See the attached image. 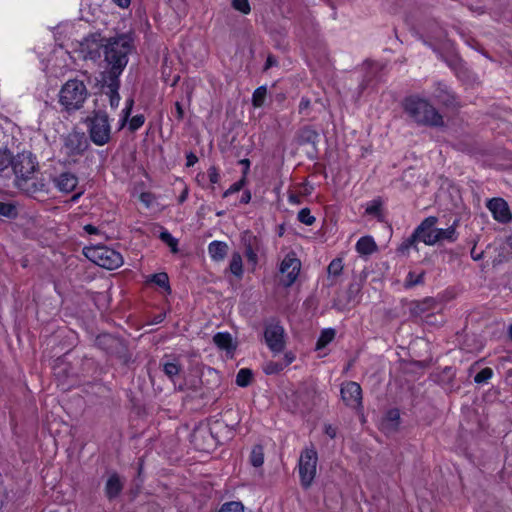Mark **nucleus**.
Instances as JSON below:
<instances>
[{
  "label": "nucleus",
  "instance_id": "47",
  "mask_svg": "<svg viewBox=\"0 0 512 512\" xmlns=\"http://www.w3.org/2000/svg\"><path fill=\"white\" fill-rule=\"evenodd\" d=\"M245 184V177L240 179L239 181L232 184L223 194V197H228L231 194H234L242 189Z\"/></svg>",
  "mask_w": 512,
  "mask_h": 512
},
{
  "label": "nucleus",
  "instance_id": "41",
  "mask_svg": "<svg viewBox=\"0 0 512 512\" xmlns=\"http://www.w3.org/2000/svg\"><path fill=\"white\" fill-rule=\"evenodd\" d=\"M340 393L345 405L350 406L352 400V384L350 382L343 383Z\"/></svg>",
  "mask_w": 512,
  "mask_h": 512
},
{
  "label": "nucleus",
  "instance_id": "5",
  "mask_svg": "<svg viewBox=\"0 0 512 512\" xmlns=\"http://www.w3.org/2000/svg\"><path fill=\"white\" fill-rule=\"evenodd\" d=\"M226 428L221 421H214L209 427H198L191 434V442L200 451H210L221 441L219 431Z\"/></svg>",
  "mask_w": 512,
  "mask_h": 512
},
{
  "label": "nucleus",
  "instance_id": "30",
  "mask_svg": "<svg viewBox=\"0 0 512 512\" xmlns=\"http://www.w3.org/2000/svg\"><path fill=\"white\" fill-rule=\"evenodd\" d=\"M335 337V331L333 329H325L321 332L317 343L316 350L325 348Z\"/></svg>",
  "mask_w": 512,
  "mask_h": 512
},
{
  "label": "nucleus",
  "instance_id": "27",
  "mask_svg": "<svg viewBox=\"0 0 512 512\" xmlns=\"http://www.w3.org/2000/svg\"><path fill=\"white\" fill-rule=\"evenodd\" d=\"M107 88L108 91L106 92V94L109 96L110 106L111 108L115 109L118 107L120 102V95L118 93L119 81L117 79V76H114V78L111 80Z\"/></svg>",
  "mask_w": 512,
  "mask_h": 512
},
{
  "label": "nucleus",
  "instance_id": "24",
  "mask_svg": "<svg viewBox=\"0 0 512 512\" xmlns=\"http://www.w3.org/2000/svg\"><path fill=\"white\" fill-rule=\"evenodd\" d=\"M214 344L221 350H225L228 353L233 352L236 346L233 344V339L228 332H218L213 336Z\"/></svg>",
  "mask_w": 512,
  "mask_h": 512
},
{
  "label": "nucleus",
  "instance_id": "38",
  "mask_svg": "<svg viewBox=\"0 0 512 512\" xmlns=\"http://www.w3.org/2000/svg\"><path fill=\"white\" fill-rule=\"evenodd\" d=\"M150 281L155 283L157 286L162 287L167 291H170L169 278L166 273L161 272L153 274L150 278Z\"/></svg>",
  "mask_w": 512,
  "mask_h": 512
},
{
  "label": "nucleus",
  "instance_id": "14",
  "mask_svg": "<svg viewBox=\"0 0 512 512\" xmlns=\"http://www.w3.org/2000/svg\"><path fill=\"white\" fill-rule=\"evenodd\" d=\"M300 261L291 255L285 256L280 265V272L285 275L284 285H292L300 271Z\"/></svg>",
  "mask_w": 512,
  "mask_h": 512
},
{
  "label": "nucleus",
  "instance_id": "62",
  "mask_svg": "<svg viewBox=\"0 0 512 512\" xmlns=\"http://www.w3.org/2000/svg\"><path fill=\"white\" fill-rule=\"evenodd\" d=\"M275 64H276V61L271 56H269L266 61L265 69H268Z\"/></svg>",
  "mask_w": 512,
  "mask_h": 512
},
{
  "label": "nucleus",
  "instance_id": "59",
  "mask_svg": "<svg viewBox=\"0 0 512 512\" xmlns=\"http://www.w3.org/2000/svg\"><path fill=\"white\" fill-rule=\"evenodd\" d=\"M119 7L127 8L130 5L131 0H113Z\"/></svg>",
  "mask_w": 512,
  "mask_h": 512
},
{
  "label": "nucleus",
  "instance_id": "49",
  "mask_svg": "<svg viewBox=\"0 0 512 512\" xmlns=\"http://www.w3.org/2000/svg\"><path fill=\"white\" fill-rule=\"evenodd\" d=\"M144 116L142 115H136L134 116L131 120H130V129L132 131H135L137 129H139L143 124H144Z\"/></svg>",
  "mask_w": 512,
  "mask_h": 512
},
{
  "label": "nucleus",
  "instance_id": "2",
  "mask_svg": "<svg viewBox=\"0 0 512 512\" xmlns=\"http://www.w3.org/2000/svg\"><path fill=\"white\" fill-rule=\"evenodd\" d=\"M404 112L418 125L427 127H444V117L429 102L419 95H410L402 102Z\"/></svg>",
  "mask_w": 512,
  "mask_h": 512
},
{
  "label": "nucleus",
  "instance_id": "33",
  "mask_svg": "<svg viewBox=\"0 0 512 512\" xmlns=\"http://www.w3.org/2000/svg\"><path fill=\"white\" fill-rule=\"evenodd\" d=\"M424 276H425V272L422 271L420 273H416L414 271H410L408 274H407V277H406V280H405V285L406 287H414L416 285H419V284H423L424 283Z\"/></svg>",
  "mask_w": 512,
  "mask_h": 512
},
{
  "label": "nucleus",
  "instance_id": "13",
  "mask_svg": "<svg viewBox=\"0 0 512 512\" xmlns=\"http://www.w3.org/2000/svg\"><path fill=\"white\" fill-rule=\"evenodd\" d=\"M438 218L436 216H428L414 229L415 236L425 245L434 246V234Z\"/></svg>",
  "mask_w": 512,
  "mask_h": 512
},
{
  "label": "nucleus",
  "instance_id": "53",
  "mask_svg": "<svg viewBox=\"0 0 512 512\" xmlns=\"http://www.w3.org/2000/svg\"><path fill=\"white\" fill-rule=\"evenodd\" d=\"M186 159H187L186 165L188 167L193 166L198 161V158L193 153H189L187 155Z\"/></svg>",
  "mask_w": 512,
  "mask_h": 512
},
{
  "label": "nucleus",
  "instance_id": "63",
  "mask_svg": "<svg viewBox=\"0 0 512 512\" xmlns=\"http://www.w3.org/2000/svg\"><path fill=\"white\" fill-rule=\"evenodd\" d=\"M187 195H188V191H187V190H184V191L182 192V194L180 195V197H179V202H180V203H183V202L186 200Z\"/></svg>",
  "mask_w": 512,
  "mask_h": 512
},
{
  "label": "nucleus",
  "instance_id": "19",
  "mask_svg": "<svg viewBox=\"0 0 512 512\" xmlns=\"http://www.w3.org/2000/svg\"><path fill=\"white\" fill-rule=\"evenodd\" d=\"M457 221L447 228H437L434 234V245L443 242L454 243L458 240Z\"/></svg>",
  "mask_w": 512,
  "mask_h": 512
},
{
  "label": "nucleus",
  "instance_id": "15",
  "mask_svg": "<svg viewBox=\"0 0 512 512\" xmlns=\"http://www.w3.org/2000/svg\"><path fill=\"white\" fill-rule=\"evenodd\" d=\"M160 367L165 376L172 382H176V378L182 372V365L178 358L165 355L160 361Z\"/></svg>",
  "mask_w": 512,
  "mask_h": 512
},
{
  "label": "nucleus",
  "instance_id": "64",
  "mask_svg": "<svg viewBox=\"0 0 512 512\" xmlns=\"http://www.w3.org/2000/svg\"><path fill=\"white\" fill-rule=\"evenodd\" d=\"M326 433H327L331 438L335 437V430H334L332 427H328V428L326 429Z\"/></svg>",
  "mask_w": 512,
  "mask_h": 512
},
{
  "label": "nucleus",
  "instance_id": "29",
  "mask_svg": "<svg viewBox=\"0 0 512 512\" xmlns=\"http://www.w3.org/2000/svg\"><path fill=\"white\" fill-rule=\"evenodd\" d=\"M117 343L118 340L110 334H102L96 338V344L108 352H110L112 347Z\"/></svg>",
  "mask_w": 512,
  "mask_h": 512
},
{
  "label": "nucleus",
  "instance_id": "57",
  "mask_svg": "<svg viewBox=\"0 0 512 512\" xmlns=\"http://www.w3.org/2000/svg\"><path fill=\"white\" fill-rule=\"evenodd\" d=\"M84 230L85 232H87L88 234H97L98 233V228L95 227L94 225H91V224H87L84 226Z\"/></svg>",
  "mask_w": 512,
  "mask_h": 512
},
{
  "label": "nucleus",
  "instance_id": "37",
  "mask_svg": "<svg viewBox=\"0 0 512 512\" xmlns=\"http://www.w3.org/2000/svg\"><path fill=\"white\" fill-rule=\"evenodd\" d=\"M13 156L8 149H0V172L12 166Z\"/></svg>",
  "mask_w": 512,
  "mask_h": 512
},
{
  "label": "nucleus",
  "instance_id": "35",
  "mask_svg": "<svg viewBox=\"0 0 512 512\" xmlns=\"http://www.w3.org/2000/svg\"><path fill=\"white\" fill-rule=\"evenodd\" d=\"M252 372L247 368L240 369L236 376V384L240 387H246L250 384Z\"/></svg>",
  "mask_w": 512,
  "mask_h": 512
},
{
  "label": "nucleus",
  "instance_id": "60",
  "mask_svg": "<svg viewBox=\"0 0 512 512\" xmlns=\"http://www.w3.org/2000/svg\"><path fill=\"white\" fill-rule=\"evenodd\" d=\"M288 201L291 204H299L300 203V197L296 194H290L288 197Z\"/></svg>",
  "mask_w": 512,
  "mask_h": 512
},
{
  "label": "nucleus",
  "instance_id": "48",
  "mask_svg": "<svg viewBox=\"0 0 512 512\" xmlns=\"http://www.w3.org/2000/svg\"><path fill=\"white\" fill-rule=\"evenodd\" d=\"M133 104H134V100L133 99H128L126 101V107L122 111L123 116H122V119H121V127H123L125 125V123L127 122L128 118L130 116Z\"/></svg>",
  "mask_w": 512,
  "mask_h": 512
},
{
  "label": "nucleus",
  "instance_id": "39",
  "mask_svg": "<svg viewBox=\"0 0 512 512\" xmlns=\"http://www.w3.org/2000/svg\"><path fill=\"white\" fill-rule=\"evenodd\" d=\"M284 368H285V363H283L282 361H277V362L270 361L264 365L263 370L266 374L271 375V374H277V373L281 372Z\"/></svg>",
  "mask_w": 512,
  "mask_h": 512
},
{
  "label": "nucleus",
  "instance_id": "21",
  "mask_svg": "<svg viewBox=\"0 0 512 512\" xmlns=\"http://www.w3.org/2000/svg\"><path fill=\"white\" fill-rule=\"evenodd\" d=\"M355 250L359 256L367 258L378 251V245L372 236L365 235L357 240Z\"/></svg>",
  "mask_w": 512,
  "mask_h": 512
},
{
  "label": "nucleus",
  "instance_id": "28",
  "mask_svg": "<svg viewBox=\"0 0 512 512\" xmlns=\"http://www.w3.org/2000/svg\"><path fill=\"white\" fill-rule=\"evenodd\" d=\"M229 269L236 277L241 278L243 276V261L240 253L235 252L232 254Z\"/></svg>",
  "mask_w": 512,
  "mask_h": 512
},
{
  "label": "nucleus",
  "instance_id": "43",
  "mask_svg": "<svg viewBox=\"0 0 512 512\" xmlns=\"http://www.w3.org/2000/svg\"><path fill=\"white\" fill-rule=\"evenodd\" d=\"M298 220L305 225H312L315 222V217L311 215V211L308 208H303L299 211Z\"/></svg>",
  "mask_w": 512,
  "mask_h": 512
},
{
  "label": "nucleus",
  "instance_id": "12",
  "mask_svg": "<svg viewBox=\"0 0 512 512\" xmlns=\"http://www.w3.org/2000/svg\"><path fill=\"white\" fill-rule=\"evenodd\" d=\"M486 207L492 214L494 220L507 224L512 220V213L506 200L501 197H494L486 202Z\"/></svg>",
  "mask_w": 512,
  "mask_h": 512
},
{
  "label": "nucleus",
  "instance_id": "8",
  "mask_svg": "<svg viewBox=\"0 0 512 512\" xmlns=\"http://www.w3.org/2000/svg\"><path fill=\"white\" fill-rule=\"evenodd\" d=\"M36 157L29 151H23L13 157L12 169L15 174V180H21L33 176L37 169Z\"/></svg>",
  "mask_w": 512,
  "mask_h": 512
},
{
  "label": "nucleus",
  "instance_id": "1",
  "mask_svg": "<svg viewBox=\"0 0 512 512\" xmlns=\"http://www.w3.org/2000/svg\"><path fill=\"white\" fill-rule=\"evenodd\" d=\"M86 51V58L95 60L100 57V49L104 48L105 61L111 67L114 76H118L128 63V54L132 49V41L127 35L110 38L105 44L102 43L100 35L94 34L85 39L83 43Z\"/></svg>",
  "mask_w": 512,
  "mask_h": 512
},
{
  "label": "nucleus",
  "instance_id": "50",
  "mask_svg": "<svg viewBox=\"0 0 512 512\" xmlns=\"http://www.w3.org/2000/svg\"><path fill=\"white\" fill-rule=\"evenodd\" d=\"M139 200L146 206L150 207L154 201V197L149 192H143L139 196Z\"/></svg>",
  "mask_w": 512,
  "mask_h": 512
},
{
  "label": "nucleus",
  "instance_id": "9",
  "mask_svg": "<svg viewBox=\"0 0 512 512\" xmlns=\"http://www.w3.org/2000/svg\"><path fill=\"white\" fill-rule=\"evenodd\" d=\"M244 247V254L252 271L255 270L259 262V256L265 254L263 242L258 237L246 231L241 237Z\"/></svg>",
  "mask_w": 512,
  "mask_h": 512
},
{
  "label": "nucleus",
  "instance_id": "52",
  "mask_svg": "<svg viewBox=\"0 0 512 512\" xmlns=\"http://www.w3.org/2000/svg\"><path fill=\"white\" fill-rule=\"evenodd\" d=\"M310 104H311L310 100L308 98L303 97L299 103V112L300 113L306 112L309 109Z\"/></svg>",
  "mask_w": 512,
  "mask_h": 512
},
{
  "label": "nucleus",
  "instance_id": "54",
  "mask_svg": "<svg viewBox=\"0 0 512 512\" xmlns=\"http://www.w3.org/2000/svg\"><path fill=\"white\" fill-rule=\"evenodd\" d=\"M471 258L475 261H479L483 258V252H476V247L474 246L472 249H471Z\"/></svg>",
  "mask_w": 512,
  "mask_h": 512
},
{
  "label": "nucleus",
  "instance_id": "55",
  "mask_svg": "<svg viewBox=\"0 0 512 512\" xmlns=\"http://www.w3.org/2000/svg\"><path fill=\"white\" fill-rule=\"evenodd\" d=\"M175 108H176V115H177V118L179 120H182L183 117H184V111H183V108H182V105L179 103V102H176L175 103Z\"/></svg>",
  "mask_w": 512,
  "mask_h": 512
},
{
  "label": "nucleus",
  "instance_id": "11",
  "mask_svg": "<svg viewBox=\"0 0 512 512\" xmlns=\"http://www.w3.org/2000/svg\"><path fill=\"white\" fill-rule=\"evenodd\" d=\"M285 331L278 322H270L265 326L264 339L273 353H280L285 348Z\"/></svg>",
  "mask_w": 512,
  "mask_h": 512
},
{
  "label": "nucleus",
  "instance_id": "23",
  "mask_svg": "<svg viewBox=\"0 0 512 512\" xmlns=\"http://www.w3.org/2000/svg\"><path fill=\"white\" fill-rule=\"evenodd\" d=\"M15 184L20 190L28 195H33L44 188V184L36 181L32 176L22 178L21 180H15Z\"/></svg>",
  "mask_w": 512,
  "mask_h": 512
},
{
  "label": "nucleus",
  "instance_id": "44",
  "mask_svg": "<svg viewBox=\"0 0 512 512\" xmlns=\"http://www.w3.org/2000/svg\"><path fill=\"white\" fill-rule=\"evenodd\" d=\"M231 5L235 10L243 14H249L251 11V7L248 0H232Z\"/></svg>",
  "mask_w": 512,
  "mask_h": 512
},
{
  "label": "nucleus",
  "instance_id": "22",
  "mask_svg": "<svg viewBox=\"0 0 512 512\" xmlns=\"http://www.w3.org/2000/svg\"><path fill=\"white\" fill-rule=\"evenodd\" d=\"M319 137L318 132L310 126H305L295 134V142L297 145L312 144L315 145Z\"/></svg>",
  "mask_w": 512,
  "mask_h": 512
},
{
  "label": "nucleus",
  "instance_id": "58",
  "mask_svg": "<svg viewBox=\"0 0 512 512\" xmlns=\"http://www.w3.org/2000/svg\"><path fill=\"white\" fill-rule=\"evenodd\" d=\"M295 359V356L292 353H286L284 356V360L282 361L285 363V367H287L289 364H291Z\"/></svg>",
  "mask_w": 512,
  "mask_h": 512
},
{
  "label": "nucleus",
  "instance_id": "46",
  "mask_svg": "<svg viewBox=\"0 0 512 512\" xmlns=\"http://www.w3.org/2000/svg\"><path fill=\"white\" fill-rule=\"evenodd\" d=\"M418 242H420V241H419L418 237L415 236V231H413V233L402 242L400 249L402 251H405V250H409L410 248H416V244Z\"/></svg>",
  "mask_w": 512,
  "mask_h": 512
},
{
  "label": "nucleus",
  "instance_id": "7",
  "mask_svg": "<svg viewBox=\"0 0 512 512\" xmlns=\"http://www.w3.org/2000/svg\"><path fill=\"white\" fill-rule=\"evenodd\" d=\"M90 144L84 132L71 131L62 138L61 152L72 162H77Z\"/></svg>",
  "mask_w": 512,
  "mask_h": 512
},
{
  "label": "nucleus",
  "instance_id": "4",
  "mask_svg": "<svg viewBox=\"0 0 512 512\" xmlns=\"http://www.w3.org/2000/svg\"><path fill=\"white\" fill-rule=\"evenodd\" d=\"M89 139L97 146L108 144L112 136L109 117L104 111H94L85 119Z\"/></svg>",
  "mask_w": 512,
  "mask_h": 512
},
{
  "label": "nucleus",
  "instance_id": "16",
  "mask_svg": "<svg viewBox=\"0 0 512 512\" xmlns=\"http://www.w3.org/2000/svg\"><path fill=\"white\" fill-rule=\"evenodd\" d=\"M434 99L445 107H453L456 103V97L448 85L443 82H436L433 91Z\"/></svg>",
  "mask_w": 512,
  "mask_h": 512
},
{
  "label": "nucleus",
  "instance_id": "25",
  "mask_svg": "<svg viewBox=\"0 0 512 512\" xmlns=\"http://www.w3.org/2000/svg\"><path fill=\"white\" fill-rule=\"evenodd\" d=\"M208 253L215 261H222L228 253V245L222 241H212L208 245Z\"/></svg>",
  "mask_w": 512,
  "mask_h": 512
},
{
  "label": "nucleus",
  "instance_id": "18",
  "mask_svg": "<svg viewBox=\"0 0 512 512\" xmlns=\"http://www.w3.org/2000/svg\"><path fill=\"white\" fill-rule=\"evenodd\" d=\"M124 487L123 479L117 474L112 473L109 475L106 483H105V495L109 500H113L117 498L122 492Z\"/></svg>",
  "mask_w": 512,
  "mask_h": 512
},
{
  "label": "nucleus",
  "instance_id": "17",
  "mask_svg": "<svg viewBox=\"0 0 512 512\" xmlns=\"http://www.w3.org/2000/svg\"><path fill=\"white\" fill-rule=\"evenodd\" d=\"M55 187L63 193H71L78 185V178L71 172H63L52 179Z\"/></svg>",
  "mask_w": 512,
  "mask_h": 512
},
{
  "label": "nucleus",
  "instance_id": "61",
  "mask_svg": "<svg viewBox=\"0 0 512 512\" xmlns=\"http://www.w3.org/2000/svg\"><path fill=\"white\" fill-rule=\"evenodd\" d=\"M250 200H251V193H250V191L247 190L243 193L241 202L247 204L250 202Z\"/></svg>",
  "mask_w": 512,
  "mask_h": 512
},
{
  "label": "nucleus",
  "instance_id": "32",
  "mask_svg": "<svg viewBox=\"0 0 512 512\" xmlns=\"http://www.w3.org/2000/svg\"><path fill=\"white\" fill-rule=\"evenodd\" d=\"M266 96H267L266 86L258 87L252 95L253 106L256 108L262 107L265 102Z\"/></svg>",
  "mask_w": 512,
  "mask_h": 512
},
{
  "label": "nucleus",
  "instance_id": "45",
  "mask_svg": "<svg viewBox=\"0 0 512 512\" xmlns=\"http://www.w3.org/2000/svg\"><path fill=\"white\" fill-rule=\"evenodd\" d=\"M343 269V263L341 258H336L328 266V273L330 275L337 276L341 273Z\"/></svg>",
  "mask_w": 512,
  "mask_h": 512
},
{
  "label": "nucleus",
  "instance_id": "40",
  "mask_svg": "<svg viewBox=\"0 0 512 512\" xmlns=\"http://www.w3.org/2000/svg\"><path fill=\"white\" fill-rule=\"evenodd\" d=\"M160 239L171 248L173 253L178 251V241L168 231H162L160 233Z\"/></svg>",
  "mask_w": 512,
  "mask_h": 512
},
{
  "label": "nucleus",
  "instance_id": "20",
  "mask_svg": "<svg viewBox=\"0 0 512 512\" xmlns=\"http://www.w3.org/2000/svg\"><path fill=\"white\" fill-rule=\"evenodd\" d=\"M400 424V411L398 408L389 409L381 419V429L386 432H395L397 431Z\"/></svg>",
  "mask_w": 512,
  "mask_h": 512
},
{
  "label": "nucleus",
  "instance_id": "26",
  "mask_svg": "<svg viewBox=\"0 0 512 512\" xmlns=\"http://www.w3.org/2000/svg\"><path fill=\"white\" fill-rule=\"evenodd\" d=\"M364 215L372 216L373 218H376L378 221H383L384 214L381 199L376 198L367 202L365 206Z\"/></svg>",
  "mask_w": 512,
  "mask_h": 512
},
{
  "label": "nucleus",
  "instance_id": "42",
  "mask_svg": "<svg viewBox=\"0 0 512 512\" xmlns=\"http://www.w3.org/2000/svg\"><path fill=\"white\" fill-rule=\"evenodd\" d=\"M244 506L241 502L231 501L224 503L219 512H243Z\"/></svg>",
  "mask_w": 512,
  "mask_h": 512
},
{
  "label": "nucleus",
  "instance_id": "31",
  "mask_svg": "<svg viewBox=\"0 0 512 512\" xmlns=\"http://www.w3.org/2000/svg\"><path fill=\"white\" fill-rule=\"evenodd\" d=\"M250 463L254 467H260L264 463V452L260 445L254 446L250 453Z\"/></svg>",
  "mask_w": 512,
  "mask_h": 512
},
{
  "label": "nucleus",
  "instance_id": "34",
  "mask_svg": "<svg viewBox=\"0 0 512 512\" xmlns=\"http://www.w3.org/2000/svg\"><path fill=\"white\" fill-rule=\"evenodd\" d=\"M18 214L17 207L15 204L10 202L0 201V216L7 218H15Z\"/></svg>",
  "mask_w": 512,
  "mask_h": 512
},
{
  "label": "nucleus",
  "instance_id": "51",
  "mask_svg": "<svg viewBox=\"0 0 512 512\" xmlns=\"http://www.w3.org/2000/svg\"><path fill=\"white\" fill-rule=\"evenodd\" d=\"M208 176H209L210 182L213 183V184L218 183L219 180H220L219 172H218V170H217V168L215 166H211L208 169Z\"/></svg>",
  "mask_w": 512,
  "mask_h": 512
},
{
  "label": "nucleus",
  "instance_id": "56",
  "mask_svg": "<svg viewBox=\"0 0 512 512\" xmlns=\"http://www.w3.org/2000/svg\"><path fill=\"white\" fill-rule=\"evenodd\" d=\"M357 399L361 400V386L357 382H354V401Z\"/></svg>",
  "mask_w": 512,
  "mask_h": 512
},
{
  "label": "nucleus",
  "instance_id": "36",
  "mask_svg": "<svg viewBox=\"0 0 512 512\" xmlns=\"http://www.w3.org/2000/svg\"><path fill=\"white\" fill-rule=\"evenodd\" d=\"M493 375V370L490 367H485L474 376V382L476 384L488 383V381L492 379Z\"/></svg>",
  "mask_w": 512,
  "mask_h": 512
},
{
  "label": "nucleus",
  "instance_id": "10",
  "mask_svg": "<svg viewBox=\"0 0 512 512\" xmlns=\"http://www.w3.org/2000/svg\"><path fill=\"white\" fill-rule=\"evenodd\" d=\"M317 453L313 449H306L299 459V475L304 487H309L316 475Z\"/></svg>",
  "mask_w": 512,
  "mask_h": 512
},
{
  "label": "nucleus",
  "instance_id": "3",
  "mask_svg": "<svg viewBox=\"0 0 512 512\" xmlns=\"http://www.w3.org/2000/svg\"><path fill=\"white\" fill-rule=\"evenodd\" d=\"M89 96L87 86L82 80L70 79L66 81L58 94L59 104L68 113L80 110Z\"/></svg>",
  "mask_w": 512,
  "mask_h": 512
},
{
  "label": "nucleus",
  "instance_id": "6",
  "mask_svg": "<svg viewBox=\"0 0 512 512\" xmlns=\"http://www.w3.org/2000/svg\"><path fill=\"white\" fill-rule=\"evenodd\" d=\"M85 255L96 265L108 270L117 269L123 264L122 255L107 246L87 248Z\"/></svg>",
  "mask_w": 512,
  "mask_h": 512
}]
</instances>
